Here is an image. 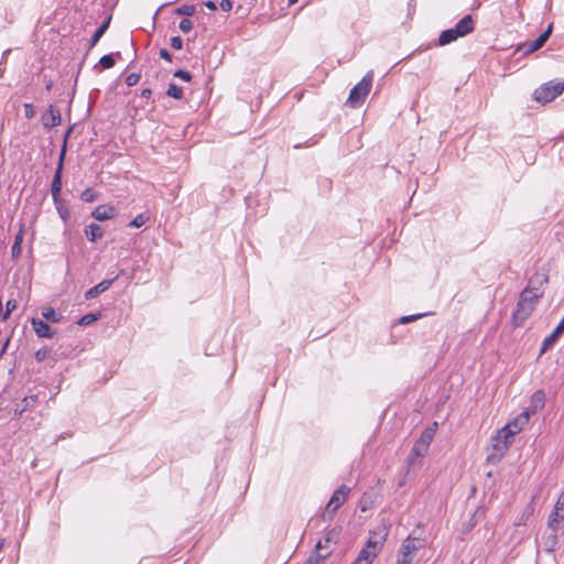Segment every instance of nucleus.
<instances>
[{"label": "nucleus", "mask_w": 564, "mask_h": 564, "mask_svg": "<svg viewBox=\"0 0 564 564\" xmlns=\"http://www.w3.org/2000/svg\"><path fill=\"white\" fill-rule=\"evenodd\" d=\"M540 297H542V293H536V295H529L528 290H522L516 310L511 316L513 327L517 328L523 326L525 321L533 313Z\"/></svg>", "instance_id": "f257e3e1"}, {"label": "nucleus", "mask_w": 564, "mask_h": 564, "mask_svg": "<svg viewBox=\"0 0 564 564\" xmlns=\"http://www.w3.org/2000/svg\"><path fill=\"white\" fill-rule=\"evenodd\" d=\"M373 82V72L369 70L362 79L351 88L347 104L351 107H358L364 104L366 97L369 95Z\"/></svg>", "instance_id": "f03ea898"}, {"label": "nucleus", "mask_w": 564, "mask_h": 564, "mask_svg": "<svg viewBox=\"0 0 564 564\" xmlns=\"http://www.w3.org/2000/svg\"><path fill=\"white\" fill-rule=\"evenodd\" d=\"M349 491L350 489L345 485L340 486L334 491L332 498L326 505L324 512L322 513L323 521H330L334 518L336 511L346 501Z\"/></svg>", "instance_id": "7ed1b4c3"}, {"label": "nucleus", "mask_w": 564, "mask_h": 564, "mask_svg": "<svg viewBox=\"0 0 564 564\" xmlns=\"http://www.w3.org/2000/svg\"><path fill=\"white\" fill-rule=\"evenodd\" d=\"M512 440L509 436L498 431L491 438V453L488 454L487 459L492 463L499 462L509 449Z\"/></svg>", "instance_id": "20e7f679"}, {"label": "nucleus", "mask_w": 564, "mask_h": 564, "mask_svg": "<svg viewBox=\"0 0 564 564\" xmlns=\"http://www.w3.org/2000/svg\"><path fill=\"white\" fill-rule=\"evenodd\" d=\"M564 91V82H549L534 91V99L539 102L546 104L554 100Z\"/></svg>", "instance_id": "39448f33"}, {"label": "nucleus", "mask_w": 564, "mask_h": 564, "mask_svg": "<svg viewBox=\"0 0 564 564\" xmlns=\"http://www.w3.org/2000/svg\"><path fill=\"white\" fill-rule=\"evenodd\" d=\"M65 152H66V143H64V145H63V149H62V152L59 155V160H58V164H57V169L55 171V174H54V177L52 181V185H51V193H52V197H53L55 205L61 204L62 171H63V162H64Z\"/></svg>", "instance_id": "423d86ee"}, {"label": "nucleus", "mask_w": 564, "mask_h": 564, "mask_svg": "<svg viewBox=\"0 0 564 564\" xmlns=\"http://www.w3.org/2000/svg\"><path fill=\"white\" fill-rule=\"evenodd\" d=\"M547 280L549 278L546 274L536 272L530 278L528 285L523 290H528L529 295H536V293L543 294L541 288L547 282Z\"/></svg>", "instance_id": "0eeeda50"}, {"label": "nucleus", "mask_w": 564, "mask_h": 564, "mask_svg": "<svg viewBox=\"0 0 564 564\" xmlns=\"http://www.w3.org/2000/svg\"><path fill=\"white\" fill-rule=\"evenodd\" d=\"M520 421H521L522 424L529 421V412L528 411H525L522 414H520L519 417H517L514 421L508 423L500 431L503 434H506L507 436H509L511 440H513V436L516 434H518L521 431V429H522V426L520 425Z\"/></svg>", "instance_id": "6e6552de"}, {"label": "nucleus", "mask_w": 564, "mask_h": 564, "mask_svg": "<svg viewBox=\"0 0 564 564\" xmlns=\"http://www.w3.org/2000/svg\"><path fill=\"white\" fill-rule=\"evenodd\" d=\"M419 546L414 543V540L408 538L400 550V558L398 560V564H410L412 562V553L415 552Z\"/></svg>", "instance_id": "1a4fd4ad"}, {"label": "nucleus", "mask_w": 564, "mask_h": 564, "mask_svg": "<svg viewBox=\"0 0 564 564\" xmlns=\"http://www.w3.org/2000/svg\"><path fill=\"white\" fill-rule=\"evenodd\" d=\"M61 112L58 109L50 106L48 109L42 115V123L44 128L52 129L61 124Z\"/></svg>", "instance_id": "9d476101"}, {"label": "nucleus", "mask_w": 564, "mask_h": 564, "mask_svg": "<svg viewBox=\"0 0 564 564\" xmlns=\"http://www.w3.org/2000/svg\"><path fill=\"white\" fill-rule=\"evenodd\" d=\"M387 535H388V530L386 528H383L382 534L377 536V533H373V535L369 538V540L367 541V543L364 547L370 550V552H375V555L377 556L380 553V551L384 544Z\"/></svg>", "instance_id": "9b49d317"}, {"label": "nucleus", "mask_w": 564, "mask_h": 564, "mask_svg": "<svg viewBox=\"0 0 564 564\" xmlns=\"http://www.w3.org/2000/svg\"><path fill=\"white\" fill-rule=\"evenodd\" d=\"M117 215H118L117 209L113 206H110V205H99L91 213V216L96 220H99V221H105V220H108V219H112Z\"/></svg>", "instance_id": "f8f14e48"}, {"label": "nucleus", "mask_w": 564, "mask_h": 564, "mask_svg": "<svg viewBox=\"0 0 564 564\" xmlns=\"http://www.w3.org/2000/svg\"><path fill=\"white\" fill-rule=\"evenodd\" d=\"M563 329H564V315H563L562 321H560V324L556 326V328L547 337L544 338V340L542 343L541 350H540V355H543L544 352H546L555 344L558 336L562 334Z\"/></svg>", "instance_id": "ddd939ff"}, {"label": "nucleus", "mask_w": 564, "mask_h": 564, "mask_svg": "<svg viewBox=\"0 0 564 564\" xmlns=\"http://www.w3.org/2000/svg\"><path fill=\"white\" fill-rule=\"evenodd\" d=\"M31 324L35 334L41 338H52L55 335V330L42 319L32 318Z\"/></svg>", "instance_id": "4468645a"}, {"label": "nucleus", "mask_w": 564, "mask_h": 564, "mask_svg": "<svg viewBox=\"0 0 564 564\" xmlns=\"http://www.w3.org/2000/svg\"><path fill=\"white\" fill-rule=\"evenodd\" d=\"M474 29L475 23L470 14H466L463 19H460L454 28L456 34H458L460 37L471 33Z\"/></svg>", "instance_id": "2eb2a0df"}, {"label": "nucleus", "mask_w": 564, "mask_h": 564, "mask_svg": "<svg viewBox=\"0 0 564 564\" xmlns=\"http://www.w3.org/2000/svg\"><path fill=\"white\" fill-rule=\"evenodd\" d=\"M115 280H116V278L107 279V280H104L100 283L96 284L95 286L90 288L89 290H87L85 292V299L91 300V299L97 297L101 293L106 292L111 286V284L113 283Z\"/></svg>", "instance_id": "dca6fc26"}, {"label": "nucleus", "mask_w": 564, "mask_h": 564, "mask_svg": "<svg viewBox=\"0 0 564 564\" xmlns=\"http://www.w3.org/2000/svg\"><path fill=\"white\" fill-rule=\"evenodd\" d=\"M420 448H421L420 445H417V444L413 445L411 453L406 458V464H408L409 468L421 465V460L426 455L427 449L423 447L421 451Z\"/></svg>", "instance_id": "f3484780"}, {"label": "nucleus", "mask_w": 564, "mask_h": 564, "mask_svg": "<svg viewBox=\"0 0 564 564\" xmlns=\"http://www.w3.org/2000/svg\"><path fill=\"white\" fill-rule=\"evenodd\" d=\"M544 404H545L544 391L536 390L531 397V402H530V406L528 410L532 413H535L536 411L543 409Z\"/></svg>", "instance_id": "a211bd4d"}, {"label": "nucleus", "mask_w": 564, "mask_h": 564, "mask_svg": "<svg viewBox=\"0 0 564 564\" xmlns=\"http://www.w3.org/2000/svg\"><path fill=\"white\" fill-rule=\"evenodd\" d=\"M340 533H341L340 528H333V529L328 530L325 534V544H323V542L319 541L315 546L316 551L327 547L328 543L336 544L340 536Z\"/></svg>", "instance_id": "6ab92c4d"}, {"label": "nucleus", "mask_w": 564, "mask_h": 564, "mask_svg": "<svg viewBox=\"0 0 564 564\" xmlns=\"http://www.w3.org/2000/svg\"><path fill=\"white\" fill-rule=\"evenodd\" d=\"M84 231H85L87 239L91 242L97 241L98 239H100L104 236L102 228L97 224H90V225L86 226Z\"/></svg>", "instance_id": "aec40b11"}, {"label": "nucleus", "mask_w": 564, "mask_h": 564, "mask_svg": "<svg viewBox=\"0 0 564 564\" xmlns=\"http://www.w3.org/2000/svg\"><path fill=\"white\" fill-rule=\"evenodd\" d=\"M558 544L557 532L551 531L549 534L543 536L544 551L553 553Z\"/></svg>", "instance_id": "412c9836"}, {"label": "nucleus", "mask_w": 564, "mask_h": 564, "mask_svg": "<svg viewBox=\"0 0 564 564\" xmlns=\"http://www.w3.org/2000/svg\"><path fill=\"white\" fill-rule=\"evenodd\" d=\"M458 37H460L458 34H456V31L453 29H447L441 32L438 36L437 44L440 46L447 45L454 41H456Z\"/></svg>", "instance_id": "4be33fe9"}, {"label": "nucleus", "mask_w": 564, "mask_h": 564, "mask_svg": "<svg viewBox=\"0 0 564 564\" xmlns=\"http://www.w3.org/2000/svg\"><path fill=\"white\" fill-rule=\"evenodd\" d=\"M434 434H435V431H434L433 427L425 429L422 432L420 438L415 442V444L421 446V448H420L421 451H422L423 447L429 449L430 444H431V442H432V440L434 437Z\"/></svg>", "instance_id": "5701e85b"}, {"label": "nucleus", "mask_w": 564, "mask_h": 564, "mask_svg": "<svg viewBox=\"0 0 564 564\" xmlns=\"http://www.w3.org/2000/svg\"><path fill=\"white\" fill-rule=\"evenodd\" d=\"M110 21H111V15H109L104 22L95 31V33L93 34L91 39H90V47H94L98 42L99 40L101 39V36L105 34V32L108 30L109 25H110Z\"/></svg>", "instance_id": "b1692460"}, {"label": "nucleus", "mask_w": 564, "mask_h": 564, "mask_svg": "<svg viewBox=\"0 0 564 564\" xmlns=\"http://www.w3.org/2000/svg\"><path fill=\"white\" fill-rule=\"evenodd\" d=\"M22 241H23V225L20 226V229L14 237V242L11 248V256L13 259H17L20 257Z\"/></svg>", "instance_id": "393cba45"}, {"label": "nucleus", "mask_w": 564, "mask_h": 564, "mask_svg": "<svg viewBox=\"0 0 564 564\" xmlns=\"http://www.w3.org/2000/svg\"><path fill=\"white\" fill-rule=\"evenodd\" d=\"M376 557L375 552L362 547L352 564H371Z\"/></svg>", "instance_id": "a878e982"}, {"label": "nucleus", "mask_w": 564, "mask_h": 564, "mask_svg": "<svg viewBox=\"0 0 564 564\" xmlns=\"http://www.w3.org/2000/svg\"><path fill=\"white\" fill-rule=\"evenodd\" d=\"M115 56L120 57V56H121L120 52H116V53H112V54L104 55V56L99 59V65H100L104 69H108V68L113 67V66H115V64H116Z\"/></svg>", "instance_id": "bb28decb"}, {"label": "nucleus", "mask_w": 564, "mask_h": 564, "mask_svg": "<svg viewBox=\"0 0 564 564\" xmlns=\"http://www.w3.org/2000/svg\"><path fill=\"white\" fill-rule=\"evenodd\" d=\"M42 316L47 322H52V323H59L63 319V316L61 314L56 313L55 310L52 307L44 308L42 311Z\"/></svg>", "instance_id": "cd10ccee"}, {"label": "nucleus", "mask_w": 564, "mask_h": 564, "mask_svg": "<svg viewBox=\"0 0 564 564\" xmlns=\"http://www.w3.org/2000/svg\"><path fill=\"white\" fill-rule=\"evenodd\" d=\"M166 95L174 99H182L183 98V89H182V87L177 86L176 84L171 83L166 90Z\"/></svg>", "instance_id": "c85d7f7f"}, {"label": "nucleus", "mask_w": 564, "mask_h": 564, "mask_svg": "<svg viewBox=\"0 0 564 564\" xmlns=\"http://www.w3.org/2000/svg\"><path fill=\"white\" fill-rule=\"evenodd\" d=\"M150 217L149 215L147 214H139L138 216H135L130 223H129V227H134V228H139L143 225H145L148 221H149Z\"/></svg>", "instance_id": "c756f323"}, {"label": "nucleus", "mask_w": 564, "mask_h": 564, "mask_svg": "<svg viewBox=\"0 0 564 564\" xmlns=\"http://www.w3.org/2000/svg\"><path fill=\"white\" fill-rule=\"evenodd\" d=\"M37 403V395H28L22 400V408L20 409V414H22L24 411H26L30 408L35 406Z\"/></svg>", "instance_id": "7c9ffc66"}, {"label": "nucleus", "mask_w": 564, "mask_h": 564, "mask_svg": "<svg viewBox=\"0 0 564 564\" xmlns=\"http://www.w3.org/2000/svg\"><path fill=\"white\" fill-rule=\"evenodd\" d=\"M551 513H553L561 521L564 520V497H560L557 499L555 507Z\"/></svg>", "instance_id": "2f4dec72"}, {"label": "nucleus", "mask_w": 564, "mask_h": 564, "mask_svg": "<svg viewBox=\"0 0 564 564\" xmlns=\"http://www.w3.org/2000/svg\"><path fill=\"white\" fill-rule=\"evenodd\" d=\"M195 6L194 4H184L182 7L176 8L175 13L177 15H186L192 17L195 13Z\"/></svg>", "instance_id": "473e14b6"}, {"label": "nucleus", "mask_w": 564, "mask_h": 564, "mask_svg": "<svg viewBox=\"0 0 564 564\" xmlns=\"http://www.w3.org/2000/svg\"><path fill=\"white\" fill-rule=\"evenodd\" d=\"M546 41H544V36H541V34L532 42L528 44V52L532 53L538 50H540Z\"/></svg>", "instance_id": "72a5a7b5"}, {"label": "nucleus", "mask_w": 564, "mask_h": 564, "mask_svg": "<svg viewBox=\"0 0 564 564\" xmlns=\"http://www.w3.org/2000/svg\"><path fill=\"white\" fill-rule=\"evenodd\" d=\"M97 197H98L97 193L91 188H86L80 194L82 200H84L86 203L95 202L97 199Z\"/></svg>", "instance_id": "f704fd0d"}, {"label": "nucleus", "mask_w": 564, "mask_h": 564, "mask_svg": "<svg viewBox=\"0 0 564 564\" xmlns=\"http://www.w3.org/2000/svg\"><path fill=\"white\" fill-rule=\"evenodd\" d=\"M97 319H98V315H96V314H86V315L80 317V319L78 321V325H80V326H88L91 323L96 322Z\"/></svg>", "instance_id": "c9c22d12"}, {"label": "nucleus", "mask_w": 564, "mask_h": 564, "mask_svg": "<svg viewBox=\"0 0 564 564\" xmlns=\"http://www.w3.org/2000/svg\"><path fill=\"white\" fill-rule=\"evenodd\" d=\"M332 551H327L325 554L317 553L316 555H312L305 564H321L322 561H324Z\"/></svg>", "instance_id": "e433bc0d"}, {"label": "nucleus", "mask_w": 564, "mask_h": 564, "mask_svg": "<svg viewBox=\"0 0 564 564\" xmlns=\"http://www.w3.org/2000/svg\"><path fill=\"white\" fill-rule=\"evenodd\" d=\"M51 352H52V350L48 347H43V348L39 349L35 352L36 361H39V362L44 361L51 355Z\"/></svg>", "instance_id": "4c0bfd02"}, {"label": "nucleus", "mask_w": 564, "mask_h": 564, "mask_svg": "<svg viewBox=\"0 0 564 564\" xmlns=\"http://www.w3.org/2000/svg\"><path fill=\"white\" fill-rule=\"evenodd\" d=\"M560 522L561 520L556 518L553 513H551L547 520V528L550 529V531L558 532Z\"/></svg>", "instance_id": "58836bf2"}, {"label": "nucleus", "mask_w": 564, "mask_h": 564, "mask_svg": "<svg viewBox=\"0 0 564 564\" xmlns=\"http://www.w3.org/2000/svg\"><path fill=\"white\" fill-rule=\"evenodd\" d=\"M17 308V301L9 300L6 304V312L3 314V319H8L10 314Z\"/></svg>", "instance_id": "ea45409f"}, {"label": "nucleus", "mask_w": 564, "mask_h": 564, "mask_svg": "<svg viewBox=\"0 0 564 564\" xmlns=\"http://www.w3.org/2000/svg\"><path fill=\"white\" fill-rule=\"evenodd\" d=\"M141 78V75L140 74H137V73H131L129 74L127 77H126V84L129 86V87H132L134 85L138 84V82L140 80Z\"/></svg>", "instance_id": "a19ab883"}, {"label": "nucleus", "mask_w": 564, "mask_h": 564, "mask_svg": "<svg viewBox=\"0 0 564 564\" xmlns=\"http://www.w3.org/2000/svg\"><path fill=\"white\" fill-rule=\"evenodd\" d=\"M173 75H174V77L180 78L185 82H189L192 79L191 73L187 70H184V69H178Z\"/></svg>", "instance_id": "79ce46f5"}, {"label": "nucleus", "mask_w": 564, "mask_h": 564, "mask_svg": "<svg viewBox=\"0 0 564 564\" xmlns=\"http://www.w3.org/2000/svg\"><path fill=\"white\" fill-rule=\"evenodd\" d=\"M180 29L182 32L187 33L193 29V22L189 19H183L180 22Z\"/></svg>", "instance_id": "37998d69"}, {"label": "nucleus", "mask_w": 564, "mask_h": 564, "mask_svg": "<svg viewBox=\"0 0 564 564\" xmlns=\"http://www.w3.org/2000/svg\"><path fill=\"white\" fill-rule=\"evenodd\" d=\"M23 108H24V116H25V118L31 119V118H33L35 116V108H34L33 105L24 104Z\"/></svg>", "instance_id": "c03bdc74"}, {"label": "nucleus", "mask_w": 564, "mask_h": 564, "mask_svg": "<svg viewBox=\"0 0 564 564\" xmlns=\"http://www.w3.org/2000/svg\"><path fill=\"white\" fill-rule=\"evenodd\" d=\"M55 206H56V209H57L59 216L64 220H66L68 218V216H69V213H68V209L64 206L63 200L61 199V204L55 205Z\"/></svg>", "instance_id": "a18cd8bd"}, {"label": "nucleus", "mask_w": 564, "mask_h": 564, "mask_svg": "<svg viewBox=\"0 0 564 564\" xmlns=\"http://www.w3.org/2000/svg\"><path fill=\"white\" fill-rule=\"evenodd\" d=\"M171 46L174 50H181L183 47V40L181 36H173L171 39Z\"/></svg>", "instance_id": "49530a36"}, {"label": "nucleus", "mask_w": 564, "mask_h": 564, "mask_svg": "<svg viewBox=\"0 0 564 564\" xmlns=\"http://www.w3.org/2000/svg\"><path fill=\"white\" fill-rule=\"evenodd\" d=\"M423 314H415V315H408L400 318L401 324H408L410 322L416 321L417 318L422 317Z\"/></svg>", "instance_id": "de8ad7c7"}, {"label": "nucleus", "mask_w": 564, "mask_h": 564, "mask_svg": "<svg viewBox=\"0 0 564 564\" xmlns=\"http://www.w3.org/2000/svg\"><path fill=\"white\" fill-rule=\"evenodd\" d=\"M220 9L225 12H229L232 9V2L231 0H221L220 1Z\"/></svg>", "instance_id": "09e8293b"}, {"label": "nucleus", "mask_w": 564, "mask_h": 564, "mask_svg": "<svg viewBox=\"0 0 564 564\" xmlns=\"http://www.w3.org/2000/svg\"><path fill=\"white\" fill-rule=\"evenodd\" d=\"M159 54H160L161 58H163L167 62H172V55L170 54V52L166 48H161Z\"/></svg>", "instance_id": "8fccbe9b"}, {"label": "nucleus", "mask_w": 564, "mask_h": 564, "mask_svg": "<svg viewBox=\"0 0 564 564\" xmlns=\"http://www.w3.org/2000/svg\"><path fill=\"white\" fill-rule=\"evenodd\" d=\"M552 30H553V24H550V25L547 26V29H546L543 33H541V36H544V41H547V40H549V37H550V36H551V34H552Z\"/></svg>", "instance_id": "3c124183"}, {"label": "nucleus", "mask_w": 564, "mask_h": 564, "mask_svg": "<svg viewBox=\"0 0 564 564\" xmlns=\"http://www.w3.org/2000/svg\"><path fill=\"white\" fill-rule=\"evenodd\" d=\"M552 30H553V24H550V25L547 26V29H546L543 33H541V36H544V41H547V40H549V37H550V36H551V34H552Z\"/></svg>", "instance_id": "603ef678"}, {"label": "nucleus", "mask_w": 564, "mask_h": 564, "mask_svg": "<svg viewBox=\"0 0 564 564\" xmlns=\"http://www.w3.org/2000/svg\"><path fill=\"white\" fill-rule=\"evenodd\" d=\"M552 30H553V24H550V25L547 26V29H546L543 33H541V36H544V41H547V40H549V37H550V36H551V34H552Z\"/></svg>", "instance_id": "864d4df0"}, {"label": "nucleus", "mask_w": 564, "mask_h": 564, "mask_svg": "<svg viewBox=\"0 0 564 564\" xmlns=\"http://www.w3.org/2000/svg\"><path fill=\"white\" fill-rule=\"evenodd\" d=\"M204 6H205L207 9L212 10V11L217 10V6H216V3H215L214 1H212V0H208V1L204 2Z\"/></svg>", "instance_id": "5fc2aeb1"}, {"label": "nucleus", "mask_w": 564, "mask_h": 564, "mask_svg": "<svg viewBox=\"0 0 564 564\" xmlns=\"http://www.w3.org/2000/svg\"><path fill=\"white\" fill-rule=\"evenodd\" d=\"M151 95H152V90H151L150 88H145V89H143V90L141 91V96H142L143 98H150V97H151Z\"/></svg>", "instance_id": "6e6d98bb"}, {"label": "nucleus", "mask_w": 564, "mask_h": 564, "mask_svg": "<svg viewBox=\"0 0 564 564\" xmlns=\"http://www.w3.org/2000/svg\"><path fill=\"white\" fill-rule=\"evenodd\" d=\"M518 18H519L520 21L524 20V15H523V12L521 10L518 11Z\"/></svg>", "instance_id": "4d7b16f0"}, {"label": "nucleus", "mask_w": 564, "mask_h": 564, "mask_svg": "<svg viewBox=\"0 0 564 564\" xmlns=\"http://www.w3.org/2000/svg\"><path fill=\"white\" fill-rule=\"evenodd\" d=\"M4 541L0 539V550L3 547Z\"/></svg>", "instance_id": "13d9d810"}, {"label": "nucleus", "mask_w": 564, "mask_h": 564, "mask_svg": "<svg viewBox=\"0 0 564 564\" xmlns=\"http://www.w3.org/2000/svg\"><path fill=\"white\" fill-rule=\"evenodd\" d=\"M14 414L20 416V415H21V414H20V410H18V409H17V410L14 411Z\"/></svg>", "instance_id": "bf43d9fd"}, {"label": "nucleus", "mask_w": 564, "mask_h": 564, "mask_svg": "<svg viewBox=\"0 0 564 564\" xmlns=\"http://www.w3.org/2000/svg\"><path fill=\"white\" fill-rule=\"evenodd\" d=\"M297 0H290V3H295Z\"/></svg>", "instance_id": "052dcab7"}]
</instances>
